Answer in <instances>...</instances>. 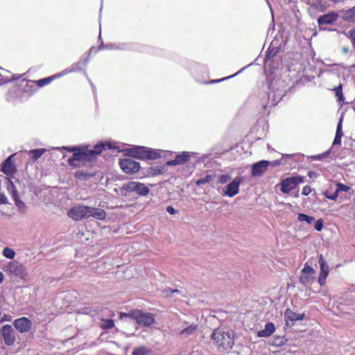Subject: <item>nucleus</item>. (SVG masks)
Here are the masks:
<instances>
[{"label": "nucleus", "mask_w": 355, "mask_h": 355, "mask_svg": "<svg viewBox=\"0 0 355 355\" xmlns=\"http://www.w3.org/2000/svg\"><path fill=\"white\" fill-rule=\"evenodd\" d=\"M211 338L220 350H225L232 347L234 335L230 329L218 328L213 331Z\"/></svg>", "instance_id": "nucleus-1"}, {"label": "nucleus", "mask_w": 355, "mask_h": 355, "mask_svg": "<svg viewBox=\"0 0 355 355\" xmlns=\"http://www.w3.org/2000/svg\"><path fill=\"white\" fill-rule=\"evenodd\" d=\"M119 318H130L135 320L137 324L142 326H150L155 322L154 316L152 313H144L141 310L134 309L130 311L128 313H120Z\"/></svg>", "instance_id": "nucleus-2"}, {"label": "nucleus", "mask_w": 355, "mask_h": 355, "mask_svg": "<svg viewBox=\"0 0 355 355\" xmlns=\"http://www.w3.org/2000/svg\"><path fill=\"white\" fill-rule=\"evenodd\" d=\"M87 163L92 165L94 160H92L89 151L82 148H79L68 159L69 165L74 168L86 166Z\"/></svg>", "instance_id": "nucleus-3"}, {"label": "nucleus", "mask_w": 355, "mask_h": 355, "mask_svg": "<svg viewBox=\"0 0 355 355\" xmlns=\"http://www.w3.org/2000/svg\"><path fill=\"white\" fill-rule=\"evenodd\" d=\"M76 71V69L75 67H73V66H71V69H65L60 73L54 74L53 76H49V77H46L44 78H42V79H40L37 80H28L26 82V87L31 88L32 89V92H35V90H36L35 86H37V87H43L44 86H46V85H49L50 83H51L54 80H55L64 75L68 74L69 73H71V72H73Z\"/></svg>", "instance_id": "nucleus-4"}, {"label": "nucleus", "mask_w": 355, "mask_h": 355, "mask_svg": "<svg viewBox=\"0 0 355 355\" xmlns=\"http://www.w3.org/2000/svg\"><path fill=\"white\" fill-rule=\"evenodd\" d=\"M121 190L127 193L135 192L137 195L141 196H146L150 191L149 188L144 184L134 181L123 184Z\"/></svg>", "instance_id": "nucleus-5"}, {"label": "nucleus", "mask_w": 355, "mask_h": 355, "mask_svg": "<svg viewBox=\"0 0 355 355\" xmlns=\"http://www.w3.org/2000/svg\"><path fill=\"white\" fill-rule=\"evenodd\" d=\"M304 182V177L302 176H292L283 179L279 185L280 186V191L283 193H288L294 189L299 184Z\"/></svg>", "instance_id": "nucleus-6"}, {"label": "nucleus", "mask_w": 355, "mask_h": 355, "mask_svg": "<svg viewBox=\"0 0 355 355\" xmlns=\"http://www.w3.org/2000/svg\"><path fill=\"white\" fill-rule=\"evenodd\" d=\"M119 164L121 170L126 174H135L141 168L139 162L130 158L120 159Z\"/></svg>", "instance_id": "nucleus-7"}, {"label": "nucleus", "mask_w": 355, "mask_h": 355, "mask_svg": "<svg viewBox=\"0 0 355 355\" xmlns=\"http://www.w3.org/2000/svg\"><path fill=\"white\" fill-rule=\"evenodd\" d=\"M315 270L309 264L305 263L301 271L300 277V282L304 286H310L315 280Z\"/></svg>", "instance_id": "nucleus-8"}, {"label": "nucleus", "mask_w": 355, "mask_h": 355, "mask_svg": "<svg viewBox=\"0 0 355 355\" xmlns=\"http://www.w3.org/2000/svg\"><path fill=\"white\" fill-rule=\"evenodd\" d=\"M338 19V14L336 12H329L318 18V24L320 30H327L328 25H334Z\"/></svg>", "instance_id": "nucleus-9"}, {"label": "nucleus", "mask_w": 355, "mask_h": 355, "mask_svg": "<svg viewBox=\"0 0 355 355\" xmlns=\"http://www.w3.org/2000/svg\"><path fill=\"white\" fill-rule=\"evenodd\" d=\"M87 210H89L88 206H74L69 210L68 216L74 220H81L87 218Z\"/></svg>", "instance_id": "nucleus-10"}, {"label": "nucleus", "mask_w": 355, "mask_h": 355, "mask_svg": "<svg viewBox=\"0 0 355 355\" xmlns=\"http://www.w3.org/2000/svg\"><path fill=\"white\" fill-rule=\"evenodd\" d=\"M15 153L10 155L1 164V171L8 176L13 178L17 173V166L12 161V158L15 156Z\"/></svg>", "instance_id": "nucleus-11"}, {"label": "nucleus", "mask_w": 355, "mask_h": 355, "mask_svg": "<svg viewBox=\"0 0 355 355\" xmlns=\"http://www.w3.org/2000/svg\"><path fill=\"white\" fill-rule=\"evenodd\" d=\"M304 313H297L291 309H287L284 313V320L287 327H292L298 320H302L304 318Z\"/></svg>", "instance_id": "nucleus-12"}, {"label": "nucleus", "mask_w": 355, "mask_h": 355, "mask_svg": "<svg viewBox=\"0 0 355 355\" xmlns=\"http://www.w3.org/2000/svg\"><path fill=\"white\" fill-rule=\"evenodd\" d=\"M243 178L241 177H236L233 180L229 183L226 187V190L224 191V195L228 197H233L236 195L239 191V186L241 184Z\"/></svg>", "instance_id": "nucleus-13"}, {"label": "nucleus", "mask_w": 355, "mask_h": 355, "mask_svg": "<svg viewBox=\"0 0 355 355\" xmlns=\"http://www.w3.org/2000/svg\"><path fill=\"white\" fill-rule=\"evenodd\" d=\"M270 162L266 160H261L254 163L252 166V176L260 177L262 176L267 171Z\"/></svg>", "instance_id": "nucleus-14"}, {"label": "nucleus", "mask_w": 355, "mask_h": 355, "mask_svg": "<svg viewBox=\"0 0 355 355\" xmlns=\"http://www.w3.org/2000/svg\"><path fill=\"white\" fill-rule=\"evenodd\" d=\"M318 262L320 263V274L318 277V283L320 286H322L325 284L326 278L329 274V265L324 260L322 254L319 256Z\"/></svg>", "instance_id": "nucleus-15"}, {"label": "nucleus", "mask_w": 355, "mask_h": 355, "mask_svg": "<svg viewBox=\"0 0 355 355\" xmlns=\"http://www.w3.org/2000/svg\"><path fill=\"white\" fill-rule=\"evenodd\" d=\"M1 334L7 345H12L15 341V331L10 324H5L1 328Z\"/></svg>", "instance_id": "nucleus-16"}, {"label": "nucleus", "mask_w": 355, "mask_h": 355, "mask_svg": "<svg viewBox=\"0 0 355 355\" xmlns=\"http://www.w3.org/2000/svg\"><path fill=\"white\" fill-rule=\"evenodd\" d=\"M4 271L6 273L10 274V275L19 276L22 274L24 271L23 265L18 261H10L8 264L5 267Z\"/></svg>", "instance_id": "nucleus-17"}, {"label": "nucleus", "mask_w": 355, "mask_h": 355, "mask_svg": "<svg viewBox=\"0 0 355 355\" xmlns=\"http://www.w3.org/2000/svg\"><path fill=\"white\" fill-rule=\"evenodd\" d=\"M126 155L139 159H145L146 147L136 146L125 150Z\"/></svg>", "instance_id": "nucleus-18"}, {"label": "nucleus", "mask_w": 355, "mask_h": 355, "mask_svg": "<svg viewBox=\"0 0 355 355\" xmlns=\"http://www.w3.org/2000/svg\"><path fill=\"white\" fill-rule=\"evenodd\" d=\"M31 322L27 318L23 317L15 320L14 326L19 332H27L31 327Z\"/></svg>", "instance_id": "nucleus-19"}, {"label": "nucleus", "mask_w": 355, "mask_h": 355, "mask_svg": "<svg viewBox=\"0 0 355 355\" xmlns=\"http://www.w3.org/2000/svg\"><path fill=\"white\" fill-rule=\"evenodd\" d=\"M191 158L190 153L189 152H182L176 156L175 159L166 162V165L167 166H177L187 163Z\"/></svg>", "instance_id": "nucleus-20"}, {"label": "nucleus", "mask_w": 355, "mask_h": 355, "mask_svg": "<svg viewBox=\"0 0 355 355\" xmlns=\"http://www.w3.org/2000/svg\"><path fill=\"white\" fill-rule=\"evenodd\" d=\"M87 218L93 217L97 220H103L106 218V212L105 210L100 208H95L88 206Z\"/></svg>", "instance_id": "nucleus-21"}, {"label": "nucleus", "mask_w": 355, "mask_h": 355, "mask_svg": "<svg viewBox=\"0 0 355 355\" xmlns=\"http://www.w3.org/2000/svg\"><path fill=\"white\" fill-rule=\"evenodd\" d=\"M111 145L110 144H98L94 146V148L92 150H88L89 153V155L94 160V164L95 163V156L97 155H100L103 150L105 149H110Z\"/></svg>", "instance_id": "nucleus-22"}, {"label": "nucleus", "mask_w": 355, "mask_h": 355, "mask_svg": "<svg viewBox=\"0 0 355 355\" xmlns=\"http://www.w3.org/2000/svg\"><path fill=\"white\" fill-rule=\"evenodd\" d=\"M97 172L94 170H90L89 171H78L74 173V177L79 180H87L92 177H94L96 175Z\"/></svg>", "instance_id": "nucleus-23"}, {"label": "nucleus", "mask_w": 355, "mask_h": 355, "mask_svg": "<svg viewBox=\"0 0 355 355\" xmlns=\"http://www.w3.org/2000/svg\"><path fill=\"white\" fill-rule=\"evenodd\" d=\"M335 184L336 186V189L334 192V195L329 196L330 198H331V200L336 201L340 192H349V191L352 190L350 187L347 186L341 182H335Z\"/></svg>", "instance_id": "nucleus-24"}, {"label": "nucleus", "mask_w": 355, "mask_h": 355, "mask_svg": "<svg viewBox=\"0 0 355 355\" xmlns=\"http://www.w3.org/2000/svg\"><path fill=\"white\" fill-rule=\"evenodd\" d=\"M275 330V327L273 323L267 322L263 330L258 331L257 336L259 337H268L271 336Z\"/></svg>", "instance_id": "nucleus-25"}, {"label": "nucleus", "mask_w": 355, "mask_h": 355, "mask_svg": "<svg viewBox=\"0 0 355 355\" xmlns=\"http://www.w3.org/2000/svg\"><path fill=\"white\" fill-rule=\"evenodd\" d=\"M161 157L159 150L151 149L146 147L145 159L155 160Z\"/></svg>", "instance_id": "nucleus-26"}, {"label": "nucleus", "mask_w": 355, "mask_h": 355, "mask_svg": "<svg viewBox=\"0 0 355 355\" xmlns=\"http://www.w3.org/2000/svg\"><path fill=\"white\" fill-rule=\"evenodd\" d=\"M167 165L160 166H153L148 168L147 176H157L159 175H162L165 173L166 171Z\"/></svg>", "instance_id": "nucleus-27"}, {"label": "nucleus", "mask_w": 355, "mask_h": 355, "mask_svg": "<svg viewBox=\"0 0 355 355\" xmlns=\"http://www.w3.org/2000/svg\"><path fill=\"white\" fill-rule=\"evenodd\" d=\"M198 326L196 324H191L189 327L182 329L180 334L183 338H187L195 333V331L197 330Z\"/></svg>", "instance_id": "nucleus-28"}, {"label": "nucleus", "mask_w": 355, "mask_h": 355, "mask_svg": "<svg viewBox=\"0 0 355 355\" xmlns=\"http://www.w3.org/2000/svg\"><path fill=\"white\" fill-rule=\"evenodd\" d=\"M8 185H7V190L8 193L11 195L12 198L14 196H17V190L12 182V181L10 180V178H8Z\"/></svg>", "instance_id": "nucleus-29"}, {"label": "nucleus", "mask_w": 355, "mask_h": 355, "mask_svg": "<svg viewBox=\"0 0 355 355\" xmlns=\"http://www.w3.org/2000/svg\"><path fill=\"white\" fill-rule=\"evenodd\" d=\"M297 220L301 222L305 221L308 224H311L315 221V218L313 216H308L305 214L300 213L297 215Z\"/></svg>", "instance_id": "nucleus-30"}, {"label": "nucleus", "mask_w": 355, "mask_h": 355, "mask_svg": "<svg viewBox=\"0 0 355 355\" xmlns=\"http://www.w3.org/2000/svg\"><path fill=\"white\" fill-rule=\"evenodd\" d=\"M214 176H215V175H207L205 177L201 178L198 179V180H196V184L197 186H200L202 184L209 183L211 181H212Z\"/></svg>", "instance_id": "nucleus-31"}, {"label": "nucleus", "mask_w": 355, "mask_h": 355, "mask_svg": "<svg viewBox=\"0 0 355 355\" xmlns=\"http://www.w3.org/2000/svg\"><path fill=\"white\" fill-rule=\"evenodd\" d=\"M114 322L112 319L102 320L100 327L104 329H109L114 327Z\"/></svg>", "instance_id": "nucleus-32"}, {"label": "nucleus", "mask_w": 355, "mask_h": 355, "mask_svg": "<svg viewBox=\"0 0 355 355\" xmlns=\"http://www.w3.org/2000/svg\"><path fill=\"white\" fill-rule=\"evenodd\" d=\"M334 91L335 92V95L336 97H338V100L340 101H344V96L343 94V85L341 83L339 84V85L334 89Z\"/></svg>", "instance_id": "nucleus-33"}, {"label": "nucleus", "mask_w": 355, "mask_h": 355, "mask_svg": "<svg viewBox=\"0 0 355 355\" xmlns=\"http://www.w3.org/2000/svg\"><path fill=\"white\" fill-rule=\"evenodd\" d=\"M44 152H45V149L38 148V149H34V150H30V154H31L33 155V159L34 160H36L39 157H40Z\"/></svg>", "instance_id": "nucleus-34"}, {"label": "nucleus", "mask_w": 355, "mask_h": 355, "mask_svg": "<svg viewBox=\"0 0 355 355\" xmlns=\"http://www.w3.org/2000/svg\"><path fill=\"white\" fill-rule=\"evenodd\" d=\"M3 255L10 259H12L15 256V252L9 248H5L3 250Z\"/></svg>", "instance_id": "nucleus-35"}, {"label": "nucleus", "mask_w": 355, "mask_h": 355, "mask_svg": "<svg viewBox=\"0 0 355 355\" xmlns=\"http://www.w3.org/2000/svg\"><path fill=\"white\" fill-rule=\"evenodd\" d=\"M346 17L349 21L355 22V6L347 10Z\"/></svg>", "instance_id": "nucleus-36"}, {"label": "nucleus", "mask_w": 355, "mask_h": 355, "mask_svg": "<svg viewBox=\"0 0 355 355\" xmlns=\"http://www.w3.org/2000/svg\"><path fill=\"white\" fill-rule=\"evenodd\" d=\"M286 342V339L284 337L278 336L274 339L272 345L277 347H280L284 345Z\"/></svg>", "instance_id": "nucleus-37"}, {"label": "nucleus", "mask_w": 355, "mask_h": 355, "mask_svg": "<svg viewBox=\"0 0 355 355\" xmlns=\"http://www.w3.org/2000/svg\"><path fill=\"white\" fill-rule=\"evenodd\" d=\"M147 353H148V350H147L146 347H140L135 348L133 350L132 355H146Z\"/></svg>", "instance_id": "nucleus-38"}, {"label": "nucleus", "mask_w": 355, "mask_h": 355, "mask_svg": "<svg viewBox=\"0 0 355 355\" xmlns=\"http://www.w3.org/2000/svg\"><path fill=\"white\" fill-rule=\"evenodd\" d=\"M308 291L309 290H299L298 293H296V295L300 299L306 300L308 299V296L310 295L309 293H307Z\"/></svg>", "instance_id": "nucleus-39"}, {"label": "nucleus", "mask_w": 355, "mask_h": 355, "mask_svg": "<svg viewBox=\"0 0 355 355\" xmlns=\"http://www.w3.org/2000/svg\"><path fill=\"white\" fill-rule=\"evenodd\" d=\"M230 180V176L228 175H220L218 179V183L223 184Z\"/></svg>", "instance_id": "nucleus-40"}, {"label": "nucleus", "mask_w": 355, "mask_h": 355, "mask_svg": "<svg viewBox=\"0 0 355 355\" xmlns=\"http://www.w3.org/2000/svg\"><path fill=\"white\" fill-rule=\"evenodd\" d=\"M12 199L15 201V205L19 209H23L25 207V204L22 201H21L19 200V198L18 195L16 196L12 197Z\"/></svg>", "instance_id": "nucleus-41"}, {"label": "nucleus", "mask_w": 355, "mask_h": 355, "mask_svg": "<svg viewBox=\"0 0 355 355\" xmlns=\"http://www.w3.org/2000/svg\"><path fill=\"white\" fill-rule=\"evenodd\" d=\"M277 52V50H275V49H271V47L270 46L266 52V59L269 60L272 58L275 55Z\"/></svg>", "instance_id": "nucleus-42"}, {"label": "nucleus", "mask_w": 355, "mask_h": 355, "mask_svg": "<svg viewBox=\"0 0 355 355\" xmlns=\"http://www.w3.org/2000/svg\"><path fill=\"white\" fill-rule=\"evenodd\" d=\"M323 228V220L322 219L320 218L315 221V229L317 231H321Z\"/></svg>", "instance_id": "nucleus-43"}, {"label": "nucleus", "mask_w": 355, "mask_h": 355, "mask_svg": "<svg viewBox=\"0 0 355 355\" xmlns=\"http://www.w3.org/2000/svg\"><path fill=\"white\" fill-rule=\"evenodd\" d=\"M336 135H339L341 137H343V131H342V118H340V119L338 123V125L336 128Z\"/></svg>", "instance_id": "nucleus-44"}, {"label": "nucleus", "mask_w": 355, "mask_h": 355, "mask_svg": "<svg viewBox=\"0 0 355 355\" xmlns=\"http://www.w3.org/2000/svg\"><path fill=\"white\" fill-rule=\"evenodd\" d=\"M311 192V188L309 185H306L303 187L302 194L303 196H308Z\"/></svg>", "instance_id": "nucleus-45"}, {"label": "nucleus", "mask_w": 355, "mask_h": 355, "mask_svg": "<svg viewBox=\"0 0 355 355\" xmlns=\"http://www.w3.org/2000/svg\"><path fill=\"white\" fill-rule=\"evenodd\" d=\"M349 33L352 40V43L355 49V28L352 29Z\"/></svg>", "instance_id": "nucleus-46"}, {"label": "nucleus", "mask_w": 355, "mask_h": 355, "mask_svg": "<svg viewBox=\"0 0 355 355\" xmlns=\"http://www.w3.org/2000/svg\"><path fill=\"white\" fill-rule=\"evenodd\" d=\"M341 138H342L341 136L336 135L334 142H333V144L334 145H340L341 144Z\"/></svg>", "instance_id": "nucleus-47"}, {"label": "nucleus", "mask_w": 355, "mask_h": 355, "mask_svg": "<svg viewBox=\"0 0 355 355\" xmlns=\"http://www.w3.org/2000/svg\"><path fill=\"white\" fill-rule=\"evenodd\" d=\"M63 148L69 152H73V153L76 152L79 148L74 147V146H67V147H63Z\"/></svg>", "instance_id": "nucleus-48"}, {"label": "nucleus", "mask_w": 355, "mask_h": 355, "mask_svg": "<svg viewBox=\"0 0 355 355\" xmlns=\"http://www.w3.org/2000/svg\"><path fill=\"white\" fill-rule=\"evenodd\" d=\"M332 195H334V192L331 191V188H329L324 192V196L327 199L331 200V198H330L329 196H331Z\"/></svg>", "instance_id": "nucleus-49"}, {"label": "nucleus", "mask_w": 355, "mask_h": 355, "mask_svg": "<svg viewBox=\"0 0 355 355\" xmlns=\"http://www.w3.org/2000/svg\"><path fill=\"white\" fill-rule=\"evenodd\" d=\"M166 211L170 214H175L178 212V210L175 209L172 206H168L166 207Z\"/></svg>", "instance_id": "nucleus-50"}, {"label": "nucleus", "mask_w": 355, "mask_h": 355, "mask_svg": "<svg viewBox=\"0 0 355 355\" xmlns=\"http://www.w3.org/2000/svg\"><path fill=\"white\" fill-rule=\"evenodd\" d=\"M227 78H221V79H218V80H213L211 81V83H218V82H220L223 80H225L227 79Z\"/></svg>", "instance_id": "nucleus-51"}, {"label": "nucleus", "mask_w": 355, "mask_h": 355, "mask_svg": "<svg viewBox=\"0 0 355 355\" xmlns=\"http://www.w3.org/2000/svg\"><path fill=\"white\" fill-rule=\"evenodd\" d=\"M279 164H280V162L279 160H275L271 164L272 166H277Z\"/></svg>", "instance_id": "nucleus-52"}, {"label": "nucleus", "mask_w": 355, "mask_h": 355, "mask_svg": "<svg viewBox=\"0 0 355 355\" xmlns=\"http://www.w3.org/2000/svg\"><path fill=\"white\" fill-rule=\"evenodd\" d=\"M4 275L1 271H0V283H1L3 281Z\"/></svg>", "instance_id": "nucleus-53"}, {"label": "nucleus", "mask_w": 355, "mask_h": 355, "mask_svg": "<svg viewBox=\"0 0 355 355\" xmlns=\"http://www.w3.org/2000/svg\"><path fill=\"white\" fill-rule=\"evenodd\" d=\"M10 318H11V317L9 315H4L3 320L9 321V320H10Z\"/></svg>", "instance_id": "nucleus-54"}, {"label": "nucleus", "mask_w": 355, "mask_h": 355, "mask_svg": "<svg viewBox=\"0 0 355 355\" xmlns=\"http://www.w3.org/2000/svg\"><path fill=\"white\" fill-rule=\"evenodd\" d=\"M178 291H179V290H178V289L172 290V293L178 292Z\"/></svg>", "instance_id": "nucleus-55"}]
</instances>
